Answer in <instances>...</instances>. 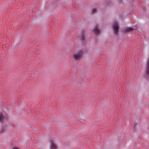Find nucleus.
Here are the masks:
<instances>
[{"instance_id": "obj_2", "label": "nucleus", "mask_w": 149, "mask_h": 149, "mask_svg": "<svg viewBox=\"0 0 149 149\" xmlns=\"http://www.w3.org/2000/svg\"><path fill=\"white\" fill-rule=\"evenodd\" d=\"M82 54V52L81 51H79L77 53H74V59L76 60L79 59L81 57Z\"/></svg>"}, {"instance_id": "obj_7", "label": "nucleus", "mask_w": 149, "mask_h": 149, "mask_svg": "<svg viewBox=\"0 0 149 149\" xmlns=\"http://www.w3.org/2000/svg\"><path fill=\"white\" fill-rule=\"evenodd\" d=\"M133 29L132 28H127L125 29V32H129L132 30Z\"/></svg>"}, {"instance_id": "obj_5", "label": "nucleus", "mask_w": 149, "mask_h": 149, "mask_svg": "<svg viewBox=\"0 0 149 149\" xmlns=\"http://www.w3.org/2000/svg\"><path fill=\"white\" fill-rule=\"evenodd\" d=\"M94 32L96 35H97L100 33V31L97 26H96L94 29Z\"/></svg>"}, {"instance_id": "obj_8", "label": "nucleus", "mask_w": 149, "mask_h": 149, "mask_svg": "<svg viewBox=\"0 0 149 149\" xmlns=\"http://www.w3.org/2000/svg\"><path fill=\"white\" fill-rule=\"evenodd\" d=\"M97 9L96 8L93 9L92 10V13H96V12L97 11Z\"/></svg>"}, {"instance_id": "obj_6", "label": "nucleus", "mask_w": 149, "mask_h": 149, "mask_svg": "<svg viewBox=\"0 0 149 149\" xmlns=\"http://www.w3.org/2000/svg\"><path fill=\"white\" fill-rule=\"evenodd\" d=\"M3 120V117L1 113L0 112V122H1Z\"/></svg>"}, {"instance_id": "obj_4", "label": "nucleus", "mask_w": 149, "mask_h": 149, "mask_svg": "<svg viewBox=\"0 0 149 149\" xmlns=\"http://www.w3.org/2000/svg\"><path fill=\"white\" fill-rule=\"evenodd\" d=\"M146 73L147 75L149 74V58L148 60L146 68Z\"/></svg>"}, {"instance_id": "obj_3", "label": "nucleus", "mask_w": 149, "mask_h": 149, "mask_svg": "<svg viewBox=\"0 0 149 149\" xmlns=\"http://www.w3.org/2000/svg\"><path fill=\"white\" fill-rule=\"evenodd\" d=\"M51 145V149H56L57 148V146L55 143L54 141L52 139L50 141Z\"/></svg>"}, {"instance_id": "obj_10", "label": "nucleus", "mask_w": 149, "mask_h": 149, "mask_svg": "<svg viewBox=\"0 0 149 149\" xmlns=\"http://www.w3.org/2000/svg\"><path fill=\"white\" fill-rule=\"evenodd\" d=\"M12 149H19V148L17 147H14Z\"/></svg>"}, {"instance_id": "obj_1", "label": "nucleus", "mask_w": 149, "mask_h": 149, "mask_svg": "<svg viewBox=\"0 0 149 149\" xmlns=\"http://www.w3.org/2000/svg\"><path fill=\"white\" fill-rule=\"evenodd\" d=\"M113 32L114 34H116L118 33L119 29V27L117 22H114L113 25Z\"/></svg>"}, {"instance_id": "obj_9", "label": "nucleus", "mask_w": 149, "mask_h": 149, "mask_svg": "<svg viewBox=\"0 0 149 149\" xmlns=\"http://www.w3.org/2000/svg\"><path fill=\"white\" fill-rule=\"evenodd\" d=\"M81 40H84V35H82L81 37Z\"/></svg>"}]
</instances>
